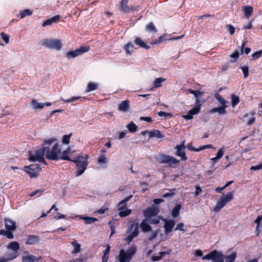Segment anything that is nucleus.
Segmentation results:
<instances>
[{"label":"nucleus","instance_id":"10","mask_svg":"<svg viewBox=\"0 0 262 262\" xmlns=\"http://www.w3.org/2000/svg\"><path fill=\"white\" fill-rule=\"evenodd\" d=\"M90 49L89 46H82L80 47L79 49H76L75 51H69L66 53V56L68 59L75 58L79 55L82 54L86 52Z\"/></svg>","mask_w":262,"mask_h":262},{"label":"nucleus","instance_id":"62","mask_svg":"<svg viewBox=\"0 0 262 262\" xmlns=\"http://www.w3.org/2000/svg\"><path fill=\"white\" fill-rule=\"evenodd\" d=\"M174 194V193L172 190H170L169 192H167L163 195V198H168V197H171L173 196Z\"/></svg>","mask_w":262,"mask_h":262},{"label":"nucleus","instance_id":"21","mask_svg":"<svg viewBox=\"0 0 262 262\" xmlns=\"http://www.w3.org/2000/svg\"><path fill=\"white\" fill-rule=\"evenodd\" d=\"M139 224L135 221H132L129 222L128 232H136L139 233Z\"/></svg>","mask_w":262,"mask_h":262},{"label":"nucleus","instance_id":"57","mask_svg":"<svg viewBox=\"0 0 262 262\" xmlns=\"http://www.w3.org/2000/svg\"><path fill=\"white\" fill-rule=\"evenodd\" d=\"M262 54V51H256L252 54L253 59H256L259 58Z\"/></svg>","mask_w":262,"mask_h":262},{"label":"nucleus","instance_id":"1","mask_svg":"<svg viewBox=\"0 0 262 262\" xmlns=\"http://www.w3.org/2000/svg\"><path fill=\"white\" fill-rule=\"evenodd\" d=\"M155 159L159 163L166 164L167 166L172 168L180 163L179 160L175 158L164 154H159L156 156Z\"/></svg>","mask_w":262,"mask_h":262},{"label":"nucleus","instance_id":"60","mask_svg":"<svg viewBox=\"0 0 262 262\" xmlns=\"http://www.w3.org/2000/svg\"><path fill=\"white\" fill-rule=\"evenodd\" d=\"M175 230H180L184 232L185 229H184V224L183 223H180L177 225L176 228L174 229Z\"/></svg>","mask_w":262,"mask_h":262},{"label":"nucleus","instance_id":"3","mask_svg":"<svg viewBox=\"0 0 262 262\" xmlns=\"http://www.w3.org/2000/svg\"><path fill=\"white\" fill-rule=\"evenodd\" d=\"M136 252L135 247H132L127 251L121 249L118 255V259L120 262H130L133 256Z\"/></svg>","mask_w":262,"mask_h":262},{"label":"nucleus","instance_id":"55","mask_svg":"<svg viewBox=\"0 0 262 262\" xmlns=\"http://www.w3.org/2000/svg\"><path fill=\"white\" fill-rule=\"evenodd\" d=\"M79 99H80L79 97H73L69 99H61V100L62 101H64L66 103H70V102L75 101L77 100H78Z\"/></svg>","mask_w":262,"mask_h":262},{"label":"nucleus","instance_id":"47","mask_svg":"<svg viewBox=\"0 0 262 262\" xmlns=\"http://www.w3.org/2000/svg\"><path fill=\"white\" fill-rule=\"evenodd\" d=\"M132 212L131 209H124L122 210H120V212L119 213V215L120 217H125L127 215H129Z\"/></svg>","mask_w":262,"mask_h":262},{"label":"nucleus","instance_id":"8","mask_svg":"<svg viewBox=\"0 0 262 262\" xmlns=\"http://www.w3.org/2000/svg\"><path fill=\"white\" fill-rule=\"evenodd\" d=\"M236 257V253L232 252L228 255H223L221 252L215 259V262H234Z\"/></svg>","mask_w":262,"mask_h":262},{"label":"nucleus","instance_id":"16","mask_svg":"<svg viewBox=\"0 0 262 262\" xmlns=\"http://www.w3.org/2000/svg\"><path fill=\"white\" fill-rule=\"evenodd\" d=\"M8 249H11L12 252H14V254L13 257H14V259L18 256V251L19 249V244L17 242H13L9 243L7 246Z\"/></svg>","mask_w":262,"mask_h":262},{"label":"nucleus","instance_id":"6","mask_svg":"<svg viewBox=\"0 0 262 262\" xmlns=\"http://www.w3.org/2000/svg\"><path fill=\"white\" fill-rule=\"evenodd\" d=\"M233 192H228L226 195L222 196L217 201L215 206L213 208V210L214 212H219L226 204L231 201L233 199Z\"/></svg>","mask_w":262,"mask_h":262},{"label":"nucleus","instance_id":"46","mask_svg":"<svg viewBox=\"0 0 262 262\" xmlns=\"http://www.w3.org/2000/svg\"><path fill=\"white\" fill-rule=\"evenodd\" d=\"M97 84L96 83H93V82H90L88 84V86H87L86 91L87 92H92V91L96 90L97 89Z\"/></svg>","mask_w":262,"mask_h":262},{"label":"nucleus","instance_id":"32","mask_svg":"<svg viewBox=\"0 0 262 262\" xmlns=\"http://www.w3.org/2000/svg\"><path fill=\"white\" fill-rule=\"evenodd\" d=\"M134 45L131 42H128L124 47L126 54H130L133 52Z\"/></svg>","mask_w":262,"mask_h":262},{"label":"nucleus","instance_id":"48","mask_svg":"<svg viewBox=\"0 0 262 262\" xmlns=\"http://www.w3.org/2000/svg\"><path fill=\"white\" fill-rule=\"evenodd\" d=\"M239 52L237 51H235L230 55V57L232 59L230 60L231 62H235L237 60L239 57Z\"/></svg>","mask_w":262,"mask_h":262},{"label":"nucleus","instance_id":"22","mask_svg":"<svg viewBox=\"0 0 262 262\" xmlns=\"http://www.w3.org/2000/svg\"><path fill=\"white\" fill-rule=\"evenodd\" d=\"M59 19L60 16L56 15L45 20L42 24V26L46 27L47 26L51 25L53 23H57L59 20Z\"/></svg>","mask_w":262,"mask_h":262},{"label":"nucleus","instance_id":"34","mask_svg":"<svg viewBox=\"0 0 262 262\" xmlns=\"http://www.w3.org/2000/svg\"><path fill=\"white\" fill-rule=\"evenodd\" d=\"M12 232L13 231H8V230L2 229L0 230V234L6 236L9 239H12L14 237Z\"/></svg>","mask_w":262,"mask_h":262},{"label":"nucleus","instance_id":"19","mask_svg":"<svg viewBox=\"0 0 262 262\" xmlns=\"http://www.w3.org/2000/svg\"><path fill=\"white\" fill-rule=\"evenodd\" d=\"M39 237L34 235H29L27 236L26 243L28 245H34L39 242Z\"/></svg>","mask_w":262,"mask_h":262},{"label":"nucleus","instance_id":"52","mask_svg":"<svg viewBox=\"0 0 262 262\" xmlns=\"http://www.w3.org/2000/svg\"><path fill=\"white\" fill-rule=\"evenodd\" d=\"M71 135H72L70 134L69 135L63 136L62 137V143L66 144H68L70 142V139Z\"/></svg>","mask_w":262,"mask_h":262},{"label":"nucleus","instance_id":"25","mask_svg":"<svg viewBox=\"0 0 262 262\" xmlns=\"http://www.w3.org/2000/svg\"><path fill=\"white\" fill-rule=\"evenodd\" d=\"M133 197V195H130L129 196L124 199L120 201L118 204V210H122L125 209L126 208V204L127 202Z\"/></svg>","mask_w":262,"mask_h":262},{"label":"nucleus","instance_id":"63","mask_svg":"<svg viewBox=\"0 0 262 262\" xmlns=\"http://www.w3.org/2000/svg\"><path fill=\"white\" fill-rule=\"evenodd\" d=\"M224 155V151L222 149H220L216 154V159H220Z\"/></svg>","mask_w":262,"mask_h":262},{"label":"nucleus","instance_id":"45","mask_svg":"<svg viewBox=\"0 0 262 262\" xmlns=\"http://www.w3.org/2000/svg\"><path fill=\"white\" fill-rule=\"evenodd\" d=\"M128 130L131 133H135L137 131V126L133 123L130 122L127 126Z\"/></svg>","mask_w":262,"mask_h":262},{"label":"nucleus","instance_id":"31","mask_svg":"<svg viewBox=\"0 0 262 262\" xmlns=\"http://www.w3.org/2000/svg\"><path fill=\"white\" fill-rule=\"evenodd\" d=\"M188 91L190 93L194 95V97L196 98L195 103L199 104L200 103L199 97L202 95V92L200 91H193L191 89H189Z\"/></svg>","mask_w":262,"mask_h":262},{"label":"nucleus","instance_id":"61","mask_svg":"<svg viewBox=\"0 0 262 262\" xmlns=\"http://www.w3.org/2000/svg\"><path fill=\"white\" fill-rule=\"evenodd\" d=\"M262 169V163L259 164L256 166H252L250 167L251 170H257Z\"/></svg>","mask_w":262,"mask_h":262},{"label":"nucleus","instance_id":"38","mask_svg":"<svg viewBox=\"0 0 262 262\" xmlns=\"http://www.w3.org/2000/svg\"><path fill=\"white\" fill-rule=\"evenodd\" d=\"M215 98L222 106H227L226 103H227V101H226L221 95L219 94H216L215 95Z\"/></svg>","mask_w":262,"mask_h":262},{"label":"nucleus","instance_id":"5","mask_svg":"<svg viewBox=\"0 0 262 262\" xmlns=\"http://www.w3.org/2000/svg\"><path fill=\"white\" fill-rule=\"evenodd\" d=\"M41 45L46 48L56 51L60 50L62 46L60 40L52 38L43 39Z\"/></svg>","mask_w":262,"mask_h":262},{"label":"nucleus","instance_id":"58","mask_svg":"<svg viewBox=\"0 0 262 262\" xmlns=\"http://www.w3.org/2000/svg\"><path fill=\"white\" fill-rule=\"evenodd\" d=\"M226 27L227 28V30L229 31V33L231 35H232L234 34L235 31V28L233 27V26L231 25H228L226 26Z\"/></svg>","mask_w":262,"mask_h":262},{"label":"nucleus","instance_id":"44","mask_svg":"<svg viewBox=\"0 0 262 262\" xmlns=\"http://www.w3.org/2000/svg\"><path fill=\"white\" fill-rule=\"evenodd\" d=\"M231 105L233 107H235L239 102V97L234 94L231 95Z\"/></svg>","mask_w":262,"mask_h":262},{"label":"nucleus","instance_id":"18","mask_svg":"<svg viewBox=\"0 0 262 262\" xmlns=\"http://www.w3.org/2000/svg\"><path fill=\"white\" fill-rule=\"evenodd\" d=\"M70 150L71 148L68 147L66 150H64L63 152H60V153L59 154V159L72 161L73 160H71L70 157H69Z\"/></svg>","mask_w":262,"mask_h":262},{"label":"nucleus","instance_id":"14","mask_svg":"<svg viewBox=\"0 0 262 262\" xmlns=\"http://www.w3.org/2000/svg\"><path fill=\"white\" fill-rule=\"evenodd\" d=\"M163 221L165 223L164 226L165 233L167 234L172 231V228L175 225V222L172 220H163Z\"/></svg>","mask_w":262,"mask_h":262},{"label":"nucleus","instance_id":"13","mask_svg":"<svg viewBox=\"0 0 262 262\" xmlns=\"http://www.w3.org/2000/svg\"><path fill=\"white\" fill-rule=\"evenodd\" d=\"M158 213L159 209L157 208H149L144 211V216L146 220H149V218L155 216L158 214Z\"/></svg>","mask_w":262,"mask_h":262},{"label":"nucleus","instance_id":"15","mask_svg":"<svg viewBox=\"0 0 262 262\" xmlns=\"http://www.w3.org/2000/svg\"><path fill=\"white\" fill-rule=\"evenodd\" d=\"M5 226L8 231H14L16 229V223L9 219H5Z\"/></svg>","mask_w":262,"mask_h":262},{"label":"nucleus","instance_id":"4","mask_svg":"<svg viewBox=\"0 0 262 262\" xmlns=\"http://www.w3.org/2000/svg\"><path fill=\"white\" fill-rule=\"evenodd\" d=\"M88 155H86L85 157L79 156L74 160H72V162H74L76 164L77 168V171L76 173L77 176L81 175L85 171L88 166Z\"/></svg>","mask_w":262,"mask_h":262},{"label":"nucleus","instance_id":"28","mask_svg":"<svg viewBox=\"0 0 262 262\" xmlns=\"http://www.w3.org/2000/svg\"><path fill=\"white\" fill-rule=\"evenodd\" d=\"M227 106H222L221 107H214L210 110L211 113H217L220 115H223L226 113V111L225 108Z\"/></svg>","mask_w":262,"mask_h":262},{"label":"nucleus","instance_id":"35","mask_svg":"<svg viewBox=\"0 0 262 262\" xmlns=\"http://www.w3.org/2000/svg\"><path fill=\"white\" fill-rule=\"evenodd\" d=\"M31 104L33 106V108L35 110L41 109L43 107V103L38 102L35 100H32Z\"/></svg>","mask_w":262,"mask_h":262},{"label":"nucleus","instance_id":"54","mask_svg":"<svg viewBox=\"0 0 262 262\" xmlns=\"http://www.w3.org/2000/svg\"><path fill=\"white\" fill-rule=\"evenodd\" d=\"M147 222L151 224H156L159 223V219L157 217L149 218V220H147Z\"/></svg>","mask_w":262,"mask_h":262},{"label":"nucleus","instance_id":"27","mask_svg":"<svg viewBox=\"0 0 262 262\" xmlns=\"http://www.w3.org/2000/svg\"><path fill=\"white\" fill-rule=\"evenodd\" d=\"M134 42L136 45L138 46L140 48H142L145 49H148L149 46L146 45L142 39L139 37L135 38Z\"/></svg>","mask_w":262,"mask_h":262},{"label":"nucleus","instance_id":"29","mask_svg":"<svg viewBox=\"0 0 262 262\" xmlns=\"http://www.w3.org/2000/svg\"><path fill=\"white\" fill-rule=\"evenodd\" d=\"M71 245L74 247V250L72 252V254H75L79 253L81 249V245L78 244L76 240L74 239Z\"/></svg>","mask_w":262,"mask_h":262},{"label":"nucleus","instance_id":"36","mask_svg":"<svg viewBox=\"0 0 262 262\" xmlns=\"http://www.w3.org/2000/svg\"><path fill=\"white\" fill-rule=\"evenodd\" d=\"M165 79L164 78H157L153 82V85L154 88H159L161 86V83L162 82L164 81Z\"/></svg>","mask_w":262,"mask_h":262},{"label":"nucleus","instance_id":"33","mask_svg":"<svg viewBox=\"0 0 262 262\" xmlns=\"http://www.w3.org/2000/svg\"><path fill=\"white\" fill-rule=\"evenodd\" d=\"M245 12V15L247 17H249L253 12V8L251 6H245L243 7Z\"/></svg>","mask_w":262,"mask_h":262},{"label":"nucleus","instance_id":"42","mask_svg":"<svg viewBox=\"0 0 262 262\" xmlns=\"http://www.w3.org/2000/svg\"><path fill=\"white\" fill-rule=\"evenodd\" d=\"M200 108L201 104H200V103L199 104L196 103L195 106L191 110H190L189 111V114H191L193 116L194 115L198 114L200 112Z\"/></svg>","mask_w":262,"mask_h":262},{"label":"nucleus","instance_id":"41","mask_svg":"<svg viewBox=\"0 0 262 262\" xmlns=\"http://www.w3.org/2000/svg\"><path fill=\"white\" fill-rule=\"evenodd\" d=\"M32 14V11L29 9H25L21 11L19 13V16L20 18H23L27 16H30Z\"/></svg>","mask_w":262,"mask_h":262},{"label":"nucleus","instance_id":"7","mask_svg":"<svg viewBox=\"0 0 262 262\" xmlns=\"http://www.w3.org/2000/svg\"><path fill=\"white\" fill-rule=\"evenodd\" d=\"M45 156V151L44 150V146L36 149L35 154L30 153L29 156V160L31 161H38L46 164L43 156Z\"/></svg>","mask_w":262,"mask_h":262},{"label":"nucleus","instance_id":"9","mask_svg":"<svg viewBox=\"0 0 262 262\" xmlns=\"http://www.w3.org/2000/svg\"><path fill=\"white\" fill-rule=\"evenodd\" d=\"M25 168L27 169L25 171L31 178L36 177L41 170V168L38 164L31 165L25 166Z\"/></svg>","mask_w":262,"mask_h":262},{"label":"nucleus","instance_id":"53","mask_svg":"<svg viewBox=\"0 0 262 262\" xmlns=\"http://www.w3.org/2000/svg\"><path fill=\"white\" fill-rule=\"evenodd\" d=\"M241 69H242V70L243 71L244 78H247L248 76V75H249V68H248V67H247V66L241 67Z\"/></svg>","mask_w":262,"mask_h":262},{"label":"nucleus","instance_id":"30","mask_svg":"<svg viewBox=\"0 0 262 262\" xmlns=\"http://www.w3.org/2000/svg\"><path fill=\"white\" fill-rule=\"evenodd\" d=\"M149 138L156 137L157 138L160 139L163 138L164 135H162L159 130L155 129L150 131L149 133Z\"/></svg>","mask_w":262,"mask_h":262},{"label":"nucleus","instance_id":"40","mask_svg":"<svg viewBox=\"0 0 262 262\" xmlns=\"http://www.w3.org/2000/svg\"><path fill=\"white\" fill-rule=\"evenodd\" d=\"M169 254V253L166 252H160L159 253V255H155L153 256L151 258V259L153 261H158L162 258L166 254Z\"/></svg>","mask_w":262,"mask_h":262},{"label":"nucleus","instance_id":"2","mask_svg":"<svg viewBox=\"0 0 262 262\" xmlns=\"http://www.w3.org/2000/svg\"><path fill=\"white\" fill-rule=\"evenodd\" d=\"M44 150L45 151V156L48 159L54 161L59 160V154L60 153V148H59L58 143H55L51 149H50L49 146H45Z\"/></svg>","mask_w":262,"mask_h":262},{"label":"nucleus","instance_id":"11","mask_svg":"<svg viewBox=\"0 0 262 262\" xmlns=\"http://www.w3.org/2000/svg\"><path fill=\"white\" fill-rule=\"evenodd\" d=\"M186 146L185 145V142L183 141L180 145H178L176 146V155L181 158V160L185 161L187 160V157L185 152V149Z\"/></svg>","mask_w":262,"mask_h":262},{"label":"nucleus","instance_id":"51","mask_svg":"<svg viewBox=\"0 0 262 262\" xmlns=\"http://www.w3.org/2000/svg\"><path fill=\"white\" fill-rule=\"evenodd\" d=\"M244 47H245V42H243V43L241 47V54H243L244 53H245L246 54H248L249 53V52L251 51V49L249 48H246L244 50Z\"/></svg>","mask_w":262,"mask_h":262},{"label":"nucleus","instance_id":"12","mask_svg":"<svg viewBox=\"0 0 262 262\" xmlns=\"http://www.w3.org/2000/svg\"><path fill=\"white\" fill-rule=\"evenodd\" d=\"M255 112L253 111L250 112L246 114L244 116V122H245L248 125H252L255 121L254 117Z\"/></svg>","mask_w":262,"mask_h":262},{"label":"nucleus","instance_id":"20","mask_svg":"<svg viewBox=\"0 0 262 262\" xmlns=\"http://www.w3.org/2000/svg\"><path fill=\"white\" fill-rule=\"evenodd\" d=\"M129 108V101L124 100L122 101L118 105V110L120 112H127Z\"/></svg>","mask_w":262,"mask_h":262},{"label":"nucleus","instance_id":"37","mask_svg":"<svg viewBox=\"0 0 262 262\" xmlns=\"http://www.w3.org/2000/svg\"><path fill=\"white\" fill-rule=\"evenodd\" d=\"M145 29L147 31L155 33L157 29L153 23H149L145 26Z\"/></svg>","mask_w":262,"mask_h":262},{"label":"nucleus","instance_id":"23","mask_svg":"<svg viewBox=\"0 0 262 262\" xmlns=\"http://www.w3.org/2000/svg\"><path fill=\"white\" fill-rule=\"evenodd\" d=\"M128 0H121L120 4V9L124 13L130 11V7L127 6Z\"/></svg>","mask_w":262,"mask_h":262},{"label":"nucleus","instance_id":"49","mask_svg":"<svg viewBox=\"0 0 262 262\" xmlns=\"http://www.w3.org/2000/svg\"><path fill=\"white\" fill-rule=\"evenodd\" d=\"M138 235V233L136 232H132L125 239L128 244H129L133 239Z\"/></svg>","mask_w":262,"mask_h":262},{"label":"nucleus","instance_id":"59","mask_svg":"<svg viewBox=\"0 0 262 262\" xmlns=\"http://www.w3.org/2000/svg\"><path fill=\"white\" fill-rule=\"evenodd\" d=\"M1 35L4 40V41L6 43H8L9 41V37L8 35L5 34L4 33L2 32L1 34Z\"/></svg>","mask_w":262,"mask_h":262},{"label":"nucleus","instance_id":"50","mask_svg":"<svg viewBox=\"0 0 262 262\" xmlns=\"http://www.w3.org/2000/svg\"><path fill=\"white\" fill-rule=\"evenodd\" d=\"M57 141V139L56 138H52L48 140H46L44 142V144L42 146H48L50 145L51 144H53V143Z\"/></svg>","mask_w":262,"mask_h":262},{"label":"nucleus","instance_id":"56","mask_svg":"<svg viewBox=\"0 0 262 262\" xmlns=\"http://www.w3.org/2000/svg\"><path fill=\"white\" fill-rule=\"evenodd\" d=\"M213 148V147H212V145H211V144L203 145V146H201L200 147H199L198 148H196L195 151H200L201 150H204L206 148Z\"/></svg>","mask_w":262,"mask_h":262},{"label":"nucleus","instance_id":"43","mask_svg":"<svg viewBox=\"0 0 262 262\" xmlns=\"http://www.w3.org/2000/svg\"><path fill=\"white\" fill-rule=\"evenodd\" d=\"M81 219L84 220L85 224H90L95 221H97L98 220L96 218L93 217L85 216L82 217Z\"/></svg>","mask_w":262,"mask_h":262},{"label":"nucleus","instance_id":"24","mask_svg":"<svg viewBox=\"0 0 262 262\" xmlns=\"http://www.w3.org/2000/svg\"><path fill=\"white\" fill-rule=\"evenodd\" d=\"M219 254V252L217 250H215L212 251L211 252H210V253H209L208 254L205 255L202 258V259H208V260L213 259L214 262H215V259L217 257Z\"/></svg>","mask_w":262,"mask_h":262},{"label":"nucleus","instance_id":"39","mask_svg":"<svg viewBox=\"0 0 262 262\" xmlns=\"http://www.w3.org/2000/svg\"><path fill=\"white\" fill-rule=\"evenodd\" d=\"M181 209V205L177 204L172 209L171 214L173 217H176L179 215V211Z\"/></svg>","mask_w":262,"mask_h":262},{"label":"nucleus","instance_id":"64","mask_svg":"<svg viewBox=\"0 0 262 262\" xmlns=\"http://www.w3.org/2000/svg\"><path fill=\"white\" fill-rule=\"evenodd\" d=\"M261 220H262V215L257 216V219L255 220L254 223L257 224V227H256L257 229L260 226V222Z\"/></svg>","mask_w":262,"mask_h":262},{"label":"nucleus","instance_id":"17","mask_svg":"<svg viewBox=\"0 0 262 262\" xmlns=\"http://www.w3.org/2000/svg\"><path fill=\"white\" fill-rule=\"evenodd\" d=\"M38 260L37 258L27 252H24L22 256V262H35Z\"/></svg>","mask_w":262,"mask_h":262},{"label":"nucleus","instance_id":"26","mask_svg":"<svg viewBox=\"0 0 262 262\" xmlns=\"http://www.w3.org/2000/svg\"><path fill=\"white\" fill-rule=\"evenodd\" d=\"M147 220L146 219L143 220L140 224V227L142 231L144 232L150 231L151 230V227L147 223Z\"/></svg>","mask_w":262,"mask_h":262}]
</instances>
